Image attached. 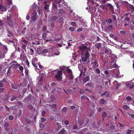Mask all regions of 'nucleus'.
Wrapping results in <instances>:
<instances>
[{
  "label": "nucleus",
  "mask_w": 134,
  "mask_h": 134,
  "mask_svg": "<svg viewBox=\"0 0 134 134\" xmlns=\"http://www.w3.org/2000/svg\"><path fill=\"white\" fill-rule=\"evenodd\" d=\"M53 74L55 75V78L57 80H60L62 79V72L60 70H54Z\"/></svg>",
  "instance_id": "nucleus-1"
},
{
  "label": "nucleus",
  "mask_w": 134,
  "mask_h": 134,
  "mask_svg": "<svg viewBox=\"0 0 134 134\" xmlns=\"http://www.w3.org/2000/svg\"><path fill=\"white\" fill-rule=\"evenodd\" d=\"M88 2L87 4L88 5H90V4L92 6H95V4H96V7H98L99 6V4L98 2H99V0H88Z\"/></svg>",
  "instance_id": "nucleus-2"
},
{
  "label": "nucleus",
  "mask_w": 134,
  "mask_h": 134,
  "mask_svg": "<svg viewBox=\"0 0 134 134\" xmlns=\"http://www.w3.org/2000/svg\"><path fill=\"white\" fill-rule=\"evenodd\" d=\"M35 68V69L37 72H40L41 70L43 69V68L40 64H37L34 65Z\"/></svg>",
  "instance_id": "nucleus-3"
},
{
  "label": "nucleus",
  "mask_w": 134,
  "mask_h": 134,
  "mask_svg": "<svg viewBox=\"0 0 134 134\" xmlns=\"http://www.w3.org/2000/svg\"><path fill=\"white\" fill-rule=\"evenodd\" d=\"M91 65L92 68L94 69L98 67L99 66V64H98L97 61L93 60L91 63Z\"/></svg>",
  "instance_id": "nucleus-4"
},
{
  "label": "nucleus",
  "mask_w": 134,
  "mask_h": 134,
  "mask_svg": "<svg viewBox=\"0 0 134 134\" xmlns=\"http://www.w3.org/2000/svg\"><path fill=\"white\" fill-rule=\"evenodd\" d=\"M32 8L34 9V10L36 11L35 9H37V11L38 12L39 15H41L42 14V8L40 7H39L37 6L35 4H34L32 6Z\"/></svg>",
  "instance_id": "nucleus-5"
},
{
  "label": "nucleus",
  "mask_w": 134,
  "mask_h": 134,
  "mask_svg": "<svg viewBox=\"0 0 134 134\" xmlns=\"http://www.w3.org/2000/svg\"><path fill=\"white\" fill-rule=\"evenodd\" d=\"M45 76V74L43 73H41L39 77V81H38V83L40 85H41L42 83V82Z\"/></svg>",
  "instance_id": "nucleus-6"
},
{
  "label": "nucleus",
  "mask_w": 134,
  "mask_h": 134,
  "mask_svg": "<svg viewBox=\"0 0 134 134\" xmlns=\"http://www.w3.org/2000/svg\"><path fill=\"white\" fill-rule=\"evenodd\" d=\"M90 79L89 76L87 75H84L83 76V78L82 81H81L80 80V82H81L82 84H84L85 82L88 81Z\"/></svg>",
  "instance_id": "nucleus-7"
},
{
  "label": "nucleus",
  "mask_w": 134,
  "mask_h": 134,
  "mask_svg": "<svg viewBox=\"0 0 134 134\" xmlns=\"http://www.w3.org/2000/svg\"><path fill=\"white\" fill-rule=\"evenodd\" d=\"M89 5L91 6L90 7L89 12L92 14H94L96 12V9L95 8V6H92V5H91V4Z\"/></svg>",
  "instance_id": "nucleus-8"
},
{
  "label": "nucleus",
  "mask_w": 134,
  "mask_h": 134,
  "mask_svg": "<svg viewBox=\"0 0 134 134\" xmlns=\"http://www.w3.org/2000/svg\"><path fill=\"white\" fill-rule=\"evenodd\" d=\"M66 70L68 73L69 77L70 79H72L74 78V76L72 74L71 70L69 69H67Z\"/></svg>",
  "instance_id": "nucleus-9"
},
{
  "label": "nucleus",
  "mask_w": 134,
  "mask_h": 134,
  "mask_svg": "<svg viewBox=\"0 0 134 134\" xmlns=\"http://www.w3.org/2000/svg\"><path fill=\"white\" fill-rule=\"evenodd\" d=\"M7 23L8 25L11 26H13V24L12 21V20L8 18V16L7 18Z\"/></svg>",
  "instance_id": "nucleus-10"
},
{
  "label": "nucleus",
  "mask_w": 134,
  "mask_h": 134,
  "mask_svg": "<svg viewBox=\"0 0 134 134\" xmlns=\"http://www.w3.org/2000/svg\"><path fill=\"white\" fill-rule=\"evenodd\" d=\"M37 13L35 11L32 14V19L33 20L35 21L36 20L37 17Z\"/></svg>",
  "instance_id": "nucleus-11"
},
{
  "label": "nucleus",
  "mask_w": 134,
  "mask_h": 134,
  "mask_svg": "<svg viewBox=\"0 0 134 134\" xmlns=\"http://www.w3.org/2000/svg\"><path fill=\"white\" fill-rule=\"evenodd\" d=\"M111 58L112 59V61L113 63L115 62L116 61V59H117L116 56L114 54H112L111 56Z\"/></svg>",
  "instance_id": "nucleus-12"
},
{
  "label": "nucleus",
  "mask_w": 134,
  "mask_h": 134,
  "mask_svg": "<svg viewBox=\"0 0 134 134\" xmlns=\"http://www.w3.org/2000/svg\"><path fill=\"white\" fill-rule=\"evenodd\" d=\"M6 7L0 5V11L3 12V11H6Z\"/></svg>",
  "instance_id": "nucleus-13"
},
{
  "label": "nucleus",
  "mask_w": 134,
  "mask_h": 134,
  "mask_svg": "<svg viewBox=\"0 0 134 134\" xmlns=\"http://www.w3.org/2000/svg\"><path fill=\"white\" fill-rule=\"evenodd\" d=\"M32 62V64L33 65H36L37 64V63L38 62L37 59L36 58H33Z\"/></svg>",
  "instance_id": "nucleus-14"
},
{
  "label": "nucleus",
  "mask_w": 134,
  "mask_h": 134,
  "mask_svg": "<svg viewBox=\"0 0 134 134\" xmlns=\"http://www.w3.org/2000/svg\"><path fill=\"white\" fill-rule=\"evenodd\" d=\"M16 9V7L15 6H14L12 8H11V9H10V12H9L8 13V14L9 15L10 14L9 13V12H12L13 11L15 10Z\"/></svg>",
  "instance_id": "nucleus-15"
},
{
  "label": "nucleus",
  "mask_w": 134,
  "mask_h": 134,
  "mask_svg": "<svg viewBox=\"0 0 134 134\" xmlns=\"http://www.w3.org/2000/svg\"><path fill=\"white\" fill-rule=\"evenodd\" d=\"M81 24L80 25L81 26L84 27H87V25H86L85 22L83 20H81Z\"/></svg>",
  "instance_id": "nucleus-16"
},
{
  "label": "nucleus",
  "mask_w": 134,
  "mask_h": 134,
  "mask_svg": "<svg viewBox=\"0 0 134 134\" xmlns=\"http://www.w3.org/2000/svg\"><path fill=\"white\" fill-rule=\"evenodd\" d=\"M7 3V7H9L10 5L12 4V2L11 0H6Z\"/></svg>",
  "instance_id": "nucleus-17"
},
{
  "label": "nucleus",
  "mask_w": 134,
  "mask_h": 134,
  "mask_svg": "<svg viewBox=\"0 0 134 134\" xmlns=\"http://www.w3.org/2000/svg\"><path fill=\"white\" fill-rule=\"evenodd\" d=\"M78 123L79 125L80 126V127H82V121L81 120H78Z\"/></svg>",
  "instance_id": "nucleus-18"
},
{
  "label": "nucleus",
  "mask_w": 134,
  "mask_h": 134,
  "mask_svg": "<svg viewBox=\"0 0 134 134\" xmlns=\"http://www.w3.org/2000/svg\"><path fill=\"white\" fill-rule=\"evenodd\" d=\"M105 103V101L104 99H101L99 102L100 104H104Z\"/></svg>",
  "instance_id": "nucleus-19"
},
{
  "label": "nucleus",
  "mask_w": 134,
  "mask_h": 134,
  "mask_svg": "<svg viewBox=\"0 0 134 134\" xmlns=\"http://www.w3.org/2000/svg\"><path fill=\"white\" fill-rule=\"evenodd\" d=\"M65 132V131L64 129H63L62 130L59 132V134H64Z\"/></svg>",
  "instance_id": "nucleus-20"
},
{
  "label": "nucleus",
  "mask_w": 134,
  "mask_h": 134,
  "mask_svg": "<svg viewBox=\"0 0 134 134\" xmlns=\"http://www.w3.org/2000/svg\"><path fill=\"white\" fill-rule=\"evenodd\" d=\"M129 8L132 10V11H134V7L132 5L130 4L129 5Z\"/></svg>",
  "instance_id": "nucleus-21"
},
{
  "label": "nucleus",
  "mask_w": 134,
  "mask_h": 134,
  "mask_svg": "<svg viewBox=\"0 0 134 134\" xmlns=\"http://www.w3.org/2000/svg\"><path fill=\"white\" fill-rule=\"evenodd\" d=\"M126 99L128 102H130L132 100V98L130 96H128L127 97Z\"/></svg>",
  "instance_id": "nucleus-22"
},
{
  "label": "nucleus",
  "mask_w": 134,
  "mask_h": 134,
  "mask_svg": "<svg viewBox=\"0 0 134 134\" xmlns=\"http://www.w3.org/2000/svg\"><path fill=\"white\" fill-rule=\"evenodd\" d=\"M45 90H47L49 88V85H48L46 84L44 86H43Z\"/></svg>",
  "instance_id": "nucleus-23"
},
{
  "label": "nucleus",
  "mask_w": 134,
  "mask_h": 134,
  "mask_svg": "<svg viewBox=\"0 0 134 134\" xmlns=\"http://www.w3.org/2000/svg\"><path fill=\"white\" fill-rule=\"evenodd\" d=\"M79 69L80 70V71H81V72H82L83 73H84L85 71L86 70V69L85 68H84L83 69H80V67H79Z\"/></svg>",
  "instance_id": "nucleus-24"
},
{
  "label": "nucleus",
  "mask_w": 134,
  "mask_h": 134,
  "mask_svg": "<svg viewBox=\"0 0 134 134\" xmlns=\"http://www.w3.org/2000/svg\"><path fill=\"white\" fill-rule=\"evenodd\" d=\"M46 37V34L45 33H44L43 34V38L46 41H49V40H46V39H45Z\"/></svg>",
  "instance_id": "nucleus-25"
},
{
  "label": "nucleus",
  "mask_w": 134,
  "mask_h": 134,
  "mask_svg": "<svg viewBox=\"0 0 134 134\" xmlns=\"http://www.w3.org/2000/svg\"><path fill=\"white\" fill-rule=\"evenodd\" d=\"M88 58H87V57H82V60L83 61H84V62H86V61H87V60Z\"/></svg>",
  "instance_id": "nucleus-26"
},
{
  "label": "nucleus",
  "mask_w": 134,
  "mask_h": 134,
  "mask_svg": "<svg viewBox=\"0 0 134 134\" xmlns=\"http://www.w3.org/2000/svg\"><path fill=\"white\" fill-rule=\"evenodd\" d=\"M95 72L96 73H97L98 74H100V70L98 69H97L95 70Z\"/></svg>",
  "instance_id": "nucleus-27"
},
{
  "label": "nucleus",
  "mask_w": 134,
  "mask_h": 134,
  "mask_svg": "<svg viewBox=\"0 0 134 134\" xmlns=\"http://www.w3.org/2000/svg\"><path fill=\"white\" fill-rule=\"evenodd\" d=\"M123 108L125 110H127L129 108L128 106L126 105H124L123 106Z\"/></svg>",
  "instance_id": "nucleus-28"
},
{
  "label": "nucleus",
  "mask_w": 134,
  "mask_h": 134,
  "mask_svg": "<svg viewBox=\"0 0 134 134\" xmlns=\"http://www.w3.org/2000/svg\"><path fill=\"white\" fill-rule=\"evenodd\" d=\"M24 68L22 66H19V69L21 71V72H23Z\"/></svg>",
  "instance_id": "nucleus-29"
},
{
  "label": "nucleus",
  "mask_w": 134,
  "mask_h": 134,
  "mask_svg": "<svg viewBox=\"0 0 134 134\" xmlns=\"http://www.w3.org/2000/svg\"><path fill=\"white\" fill-rule=\"evenodd\" d=\"M81 99H87L88 100V99L87 97L85 96H82L81 97Z\"/></svg>",
  "instance_id": "nucleus-30"
},
{
  "label": "nucleus",
  "mask_w": 134,
  "mask_h": 134,
  "mask_svg": "<svg viewBox=\"0 0 134 134\" xmlns=\"http://www.w3.org/2000/svg\"><path fill=\"white\" fill-rule=\"evenodd\" d=\"M49 7V5L48 4H46L44 7V10H47Z\"/></svg>",
  "instance_id": "nucleus-31"
},
{
  "label": "nucleus",
  "mask_w": 134,
  "mask_h": 134,
  "mask_svg": "<svg viewBox=\"0 0 134 134\" xmlns=\"http://www.w3.org/2000/svg\"><path fill=\"white\" fill-rule=\"evenodd\" d=\"M22 113V111L21 110H20L18 111V117L20 116L21 115Z\"/></svg>",
  "instance_id": "nucleus-32"
},
{
  "label": "nucleus",
  "mask_w": 134,
  "mask_h": 134,
  "mask_svg": "<svg viewBox=\"0 0 134 134\" xmlns=\"http://www.w3.org/2000/svg\"><path fill=\"white\" fill-rule=\"evenodd\" d=\"M43 0H38L39 2H40V1H42ZM47 0H44V1L43 2V4L44 5H46V3H47Z\"/></svg>",
  "instance_id": "nucleus-33"
},
{
  "label": "nucleus",
  "mask_w": 134,
  "mask_h": 134,
  "mask_svg": "<svg viewBox=\"0 0 134 134\" xmlns=\"http://www.w3.org/2000/svg\"><path fill=\"white\" fill-rule=\"evenodd\" d=\"M59 12V13L61 14H63L64 13V11L61 9H60Z\"/></svg>",
  "instance_id": "nucleus-34"
},
{
  "label": "nucleus",
  "mask_w": 134,
  "mask_h": 134,
  "mask_svg": "<svg viewBox=\"0 0 134 134\" xmlns=\"http://www.w3.org/2000/svg\"><path fill=\"white\" fill-rule=\"evenodd\" d=\"M85 57L88 58L89 56V54L88 52H86L85 54Z\"/></svg>",
  "instance_id": "nucleus-35"
},
{
  "label": "nucleus",
  "mask_w": 134,
  "mask_h": 134,
  "mask_svg": "<svg viewBox=\"0 0 134 134\" xmlns=\"http://www.w3.org/2000/svg\"><path fill=\"white\" fill-rule=\"evenodd\" d=\"M30 51L31 55H33L34 54V50L31 48H30Z\"/></svg>",
  "instance_id": "nucleus-36"
},
{
  "label": "nucleus",
  "mask_w": 134,
  "mask_h": 134,
  "mask_svg": "<svg viewBox=\"0 0 134 134\" xmlns=\"http://www.w3.org/2000/svg\"><path fill=\"white\" fill-rule=\"evenodd\" d=\"M48 50L47 49H44L43 50V53H46L48 52Z\"/></svg>",
  "instance_id": "nucleus-37"
},
{
  "label": "nucleus",
  "mask_w": 134,
  "mask_h": 134,
  "mask_svg": "<svg viewBox=\"0 0 134 134\" xmlns=\"http://www.w3.org/2000/svg\"><path fill=\"white\" fill-rule=\"evenodd\" d=\"M12 87L14 89H16L17 88V86L13 84H12Z\"/></svg>",
  "instance_id": "nucleus-38"
},
{
  "label": "nucleus",
  "mask_w": 134,
  "mask_h": 134,
  "mask_svg": "<svg viewBox=\"0 0 134 134\" xmlns=\"http://www.w3.org/2000/svg\"><path fill=\"white\" fill-rule=\"evenodd\" d=\"M37 52L39 53L40 54V53L41 52V50L40 48H37Z\"/></svg>",
  "instance_id": "nucleus-39"
},
{
  "label": "nucleus",
  "mask_w": 134,
  "mask_h": 134,
  "mask_svg": "<svg viewBox=\"0 0 134 134\" xmlns=\"http://www.w3.org/2000/svg\"><path fill=\"white\" fill-rule=\"evenodd\" d=\"M69 42H68V45L69 46H70L71 44L70 43H71L72 42V40H70L69 41Z\"/></svg>",
  "instance_id": "nucleus-40"
},
{
  "label": "nucleus",
  "mask_w": 134,
  "mask_h": 134,
  "mask_svg": "<svg viewBox=\"0 0 134 134\" xmlns=\"http://www.w3.org/2000/svg\"><path fill=\"white\" fill-rule=\"evenodd\" d=\"M61 0H55V2L56 4H60Z\"/></svg>",
  "instance_id": "nucleus-41"
},
{
  "label": "nucleus",
  "mask_w": 134,
  "mask_h": 134,
  "mask_svg": "<svg viewBox=\"0 0 134 134\" xmlns=\"http://www.w3.org/2000/svg\"><path fill=\"white\" fill-rule=\"evenodd\" d=\"M69 29L70 30L72 31H74V28L73 27H70L69 28Z\"/></svg>",
  "instance_id": "nucleus-42"
},
{
  "label": "nucleus",
  "mask_w": 134,
  "mask_h": 134,
  "mask_svg": "<svg viewBox=\"0 0 134 134\" xmlns=\"http://www.w3.org/2000/svg\"><path fill=\"white\" fill-rule=\"evenodd\" d=\"M102 116L103 117H105L107 116L106 113L105 112H104L102 114Z\"/></svg>",
  "instance_id": "nucleus-43"
},
{
  "label": "nucleus",
  "mask_w": 134,
  "mask_h": 134,
  "mask_svg": "<svg viewBox=\"0 0 134 134\" xmlns=\"http://www.w3.org/2000/svg\"><path fill=\"white\" fill-rule=\"evenodd\" d=\"M131 85V82H128L126 83V85L127 86H129Z\"/></svg>",
  "instance_id": "nucleus-44"
},
{
  "label": "nucleus",
  "mask_w": 134,
  "mask_h": 134,
  "mask_svg": "<svg viewBox=\"0 0 134 134\" xmlns=\"http://www.w3.org/2000/svg\"><path fill=\"white\" fill-rule=\"evenodd\" d=\"M14 118L13 116L12 115H10L9 116V119L10 120H12Z\"/></svg>",
  "instance_id": "nucleus-45"
},
{
  "label": "nucleus",
  "mask_w": 134,
  "mask_h": 134,
  "mask_svg": "<svg viewBox=\"0 0 134 134\" xmlns=\"http://www.w3.org/2000/svg\"><path fill=\"white\" fill-rule=\"evenodd\" d=\"M67 109L66 107H64L62 109V111L64 112H65L67 110Z\"/></svg>",
  "instance_id": "nucleus-46"
},
{
  "label": "nucleus",
  "mask_w": 134,
  "mask_h": 134,
  "mask_svg": "<svg viewBox=\"0 0 134 134\" xmlns=\"http://www.w3.org/2000/svg\"><path fill=\"white\" fill-rule=\"evenodd\" d=\"M64 122L66 125H68L69 124V122L68 120H65Z\"/></svg>",
  "instance_id": "nucleus-47"
},
{
  "label": "nucleus",
  "mask_w": 134,
  "mask_h": 134,
  "mask_svg": "<svg viewBox=\"0 0 134 134\" xmlns=\"http://www.w3.org/2000/svg\"><path fill=\"white\" fill-rule=\"evenodd\" d=\"M82 29L81 28H79L77 30V32H80L82 31Z\"/></svg>",
  "instance_id": "nucleus-48"
},
{
  "label": "nucleus",
  "mask_w": 134,
  "mask_h": 134,
  "mask_svg": "<svg viewBox=\"0 0 134 134\" xmlns=\"http://www.w3.org/2000/svg\"><path fill=\"white\" fill-rule=\"evenodd\" d=\"M40 126L41 127H42L43 128V127H45L44 125L43 124H40Z\"/></svg>",
  "instance_id": "nucleus-49"
},
{
  "label": "nucleus",
  "mask_w": 134,
  "mask_h": 134,
  "mask_svg": "<svg viewBox=\"0 0 134 134\" xmlns=\"http://www.w3.org/2000/svg\"><path fill=\"white\" fill-rule=\"evenodd\" d=\"M129 87V89H132L134 87V85L132 84Z\"/></svg>",
  "instance_id": "nucleus-50"
},
{
  "label": "nucleus",
  "mask_w": 134,
  "mask_h": 134,
  "mask_svg": "<svg viewBox=\"0 0 134 134\" xmlns=\"http://www.w3.org/2000/svg\"><path fill=\"white\" fill-rule=\"evenodd\" d=\"M71 25L73 26H76V23L75 22H72L71 23Z\"/></svg>",
  "instance_id": "nucleus-51"
},
{
  "label": "nucleus",
  "mask_w": 134,
  "mask_h": 134,
  "mask_svg": "<svg viewBox=\"0 0 134 134\" xmlns=\"http://www.w3.org/2000/svg\"><path fill=\"white\" fill-rule=\"evenodd\" d=\"M9 125V124L8 123L5 122L4 124V126L5 127H7Z\"/></svg>",
  "instance_id": "nucleus-52"
},
{
  "label": "nucleus",
  "mask_w": 134,
  "mask_h": 134,
  "mask_svg": "<svg viewBox=\"0 0 134 134\" xmlns=\"http://www.w3.org/2000/svg\"><path fill=\"white\" fill-rule=\"evenodd\" d=\"M75 57H76V54H74L72 55V58H73V59L74 60H76V58H75Z\"/></svg>",
  "instance_id": "nucleus-53"
},
{
  "label": "nucleus",
  "mask_w": 134,
  "mask_h": 134,
  "mask_svg": "<svg viewBox=\"0 0 134 134\" xmlns=\"http://www.w3.org/2000/svg\"><path fill=\"white\" fill-rule=\"evenodd\" d=\"M108 23H111L112 22V19H109L108 20Z\"/></svg>",
  "instance_id": "nucleus-54"
},
{
  "label": "nucleus",
  "mask_w": 134,
  "mask_h": 134,
  "mask_svg": "<svg viewBox=\"0 0 134 134\" xmlns=\"http://www.w3.org/2000/svg\"><path fill=\"white\" fill-rule=\"evenodd\" d=\"M41 120L42 122H44L46 121V119L44 118H41Z\"/></svg>",
  "instance_id": "nucleus-55"
},
{
  "label": "nucleus",
  "mask_w": 134,
  "mask_h": 134,
  "mask_svg": "<svg viewBox=\"0 0 134 134\" xmlns=\"http://www.w3.org/2000/svg\"><path fill=\"white\" fill-rule=\"evenodd\" d=\"M113 66L114 68H116L118 67V66L115 64H114L113 65Z\"/></svg>",
  "instance_id": "nucleus-56"
},
{
  "label": "nucleus",
  "mask_w": 134,
  "mask_h": 134,
  "mask_svg": "<svg viewBox=\"0 0 134 134\" xmlns=\"http://www.w3.org/2000/svg\"><path fill=\"white\" fill-rule=\"evenodd\" d=\"M130 20V18L129 17H126L125 19H124V20L125 21V20H127V21H129Z\"/></svg>",
  "instance_id": "nucleus-57"
},
{
  "label": "nucleus",
  "mask_w": 134,
  "mask_h": 134,
  "mask_svg": "<svg viewBox=\"0 0 134 134\" xmlns=\"http://www.w3.org/2000/svg\"><path fill=\"white\" fill-rule=\"evenodd\" d=\"M60 52L58 51L55 52V54L56 55H59V54Z\"/></svg>",
  "instance_id": "nucleus-58"
},
{
  "label": "nucleus",
  "mask_w": 134,
  "mask_h": 134,
  "mask_svg": "<svg viewBox=\"0 0 134 134\" xmlns=\"http://www.w3.org/2000/svg\"><path fill=\"white\" fill-rule=\"evenodd\" d=\"M131 130H128L127 131V134H131Z\"/></svg>",
  "instance_id": "nucleus-59"
},
{
  "label": "nucleus",
  "mask_w": 134,
  "mask_h": 134,
  "mask_svg": "<svg viewBox=\"0 0 134 134\" xmlns=\"http://www.w3.org/2000/svg\"><path fill=\"white\" fill-rule=\"evenodd\" d=\"M109 51H111L110 49L108 48H106L105 50V52H107Z\"/></svg>",
  "instance_id": "nucleus-60"
},
{
  "label": "nucleus",
  "mask_w": 134,
  "mask_h": 134,
  "mask_svg": "<svg viewBox=\"0 0 134 134\" xmlns=\"http://www.w3.org/2000/svg\"><path fill=\"white\" fill-rule=\"evenodd\" d=\"M85 85L87 86L90 87L91 86V84L90 83H88L86 84Z\"/></svg>",
  "instance_id": "nucleus-61"
},
{
  "label": "nucleus",
  "mask_w": 134,
  "mask_h": 134,
  "mask_svg": "<svg viewBox=\"0 0 134 134\" xmlns=\"http://www.w3.org/2000/svg\"><path fill=\"white\" fill-rule=\"evenodd\" d=\"M129 114L130 116L133 118H134V114Z\"/></svg>",
  "instance_id": "nucleus-62"
},
{
  "label": "nucleus",
  "mask_w": 134,
  "mask_h": 134,
  "mask_svg": "<svg viewBox=\"0 0 134 134\" xmlns=\"http://www.w3.org/2000/svg\"><path fill=\"white\" fill-rule=\"evenodd\" d=\"M4 89L3 88H0V92H3Z\"/></svg>",
  "instance_id": "nucleus-63"
},
{
  "label": "nucleus",
  "mask_w": 134,
  "mask_h": 134,
  "mask_svg": "<svg viewBox=\"0 0 134 134\" xmlns=\"http://www.w3.org/2000/svg\"><path fill=\"white\" fill-rule=\"evenodd\" d=\"M55 48L54 47H52L51 48V50H50V51H51V52H53V50Z\"/></svg>",
  "instance_id": "nucleus-64"
}]
</instances>
